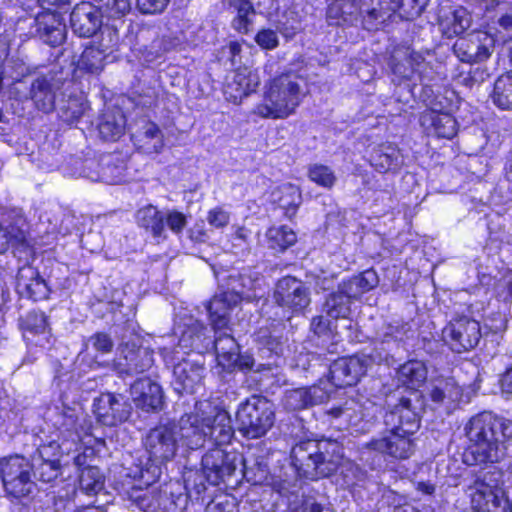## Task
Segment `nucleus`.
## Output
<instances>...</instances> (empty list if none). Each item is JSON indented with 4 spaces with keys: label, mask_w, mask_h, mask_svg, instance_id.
I'll use <instances>...</instances> for the list:
<instances>
[{
    "label": "nucleus",
    "mask_w": 512,
    "mask_h": 512,
    "mask_svg": "<svg viewBox=\"0 0 512 512\" xmlns=\"http://www.w3.org/2000/svg\"><path fill=\"white\" fill-rule=\"evenodd\" d=\"M233 360V362L235 363L231 368H224L228 372H232L236 368H238L241 371H250L253 370L255 366V360L253 356L247 352L241 354L240 351H238Z\"/></svg>",
    "instance_id": "obj_63"
},
{
    "label": "nucleus",
    "mask_w": 512,
    "mask_h": 512,
    "mask_svg": "<svg viewBox=\"0 0 512 512\" xmlns=\"http://www.w3.org/2000/svg\"><path fill=\"white\" fill-rule=\"evenodd\" d=\"M85 110L86 104L81 99L69 98L60 107L59 115L64 122L73 124L83 116Z\"/></svg>",
    "instance_id": "obj_54"
},
{
    "label": "nucleus",
    "mask_w": 512,
    "mask_h": 512,
    "mask_svg": "<svg viewBox=\"0 0 512 512\" xmlns=\"http://www.w3.org/2000/svg\"><path fill=\"white\" fill-rule=\"evenodd\" d=\"M238 306L235 294L220 293L215 295L206 306L211 320H227Z\"/></svg>",
    "instance_id": "obj_43"
},
{
    "label": "nucleus",
    "mask_w": 512,
    "mask_h": 512,
    "mask_svg": "<svg viewBox=\"0 0 512 512\" xmlns=\"http://www.w3.org/2000/svg\"><path fill=\"white\" fill-rule=\"evenodd\" d=\"M272 201L284 210L288 218H292L300 204L302 195L300 189L291 183H285L275 188L271 193Z\"/></svg>",
    "instance_id": "obj_34"
},
{
    "label": "nucleus",
    "mask_w": 512,
    "mask_h": 512,
    "mask_svg": "<svg viewBox=\"0 0 512 512\" xmlns=\"http://www.w3.org/2000/svg\"><path fill=\"white\" fill-rule=\"evenodd\" d=\"M371 363V357L365 354H356L335 360L329 370L332 384L339 388L355 385L366 373Z\"/></svg>",
    "instance_id": "obj_11"
},
{
    "label": "nucleus",
    "mask_w": 512,
    "mask_h": 512,
    "mask_svg": "<svg viewBox=\"0 0 512 512\" xmlns=\"http://www.w3.org/2000/svg\"><path fill=\"white\" fill-rule=\"evenodd\" d=\"M51 421L54 427L61 433L66 434L73 442L80 440L78 431V416L74 408L62 404L55 406L51 414Z\"/></svg>",
    "instance_id": "obj_32"
},
{
    "label": "nucleus",
    "mask_w": 512,
    "mask_h": 512,
    "mask_svg": "<svg viewBox=\"0 0 512 512\" xmlns=\"http://www.w3.org/2000/svg\"><path fill=\"white\" fill-rule=\"evenodd\" d=\"M474 464L497 463L504 456V442L512 436V421L492 412H481L465 424Z\"/></svg>",
    "instance_id": "obj_2"
},
{
    "label": "nucleus",
    "mask_w": 512,
    "mask_h": 512,
    "mask_svg": "<svg viewBox=\"0 0 512 512\" xmlns=\"http://www.w3.org/2000/svg\"><path fill=\"white\" fill-rule=\"evenodd\" d=\"M170 0H136V8L141 14L155 15L162 13Z\"/></svg>",
    "instance_id": "obj_58"
},
{
    "label": "nucleus",
    "mask_w": 512,
    "mask_h": 512,
    "mask_svg": "<svg viewBox=\"0 0 512 512\" xmlns=\"http://www.w3.org/2000/svg\"><path fill=\"white\" fill-rule=\"evenodd\" d=\"M237 456L228 453L220 447L209 450L202 457V468L206 477L212 483H217L226 476H231L236 470Z\"/></svg>",
    "instance_id": "obj_19"
},
{
    "label": "nucleus",
    "mask_w": 512,
    "mask_h": 512,
    "mask_svg": "<svg viewBox=\"0 0 512 512\" xmlns=\"http://www.w3.org/2000/svg\"><path fill=\"white\" fill-rule=\"evenodd\" d=\"M255 42L266 50L275 49L279 44L277 33L271 29L260 30L255 36Z\"/></svg>",
    "instance_id": "obj_60"
},
{
    "label": "nucleus",
    "mask_w": 512,
    "mask_h": 512,
    "mask_svg": "<svg viewBox=\"0 0 512 512\" xmlns=\"http://www.w3.org/2000/svg\"><path fill=\"white\" fill-rule=\"evenodd\" d=\"M349 303L350 299L340 290L326 299L323 310L331 320L347 319L350 315Z\"/></svg>",
    "instance_id": "obj_51"
},
{
    "label": "nucleus",
    "mask_w": 512,
    "mask_h": 512,
    "mask_svg": "<svg viewBox=\"0 0 512 512\" xmlns=\"http://www.w3.org/2000/svg\"><path fill=\"white\" fill-rule=\"evenodd\" d=\"M317 450V440L307 439L295 444L291 450V460L299 475L307 479H318L320 462Z\"/></svg>",
    "instance_id": "obj_17"
},
{
    "label": "nucleus",
    "mask_w": 512,
    "mask_h": 512,
    "mask_svg": "<svg viewBox=\"0 0 512 512\" xmlns=\"http://www.w3.org/2000/svg\"><path fill=\"white\" fill-rule=\"evenodd\" d=\"M397 375L403 385L415 389L425 382L427 368L422 361L410 360L400 366Z\"/></svg>",
    "instance_id": "obj_42"
},
{
    "label": "nucleus",
    "mask_w": 512,
    "mask_h": 512,
    "mask_svg": "<svg viewBox=\"0 0 512 512\" xmlns=\"http://www.w3.org/2000/svg\"><path fill=\"white\" fill-rule=\"evenodd\" d=\"M31 465H33V478L38 477L44 483L55 481L62 473L59 460H45L33 456Z\"/></svg>",
    "instance_id": "obj_52"
},
{
    "label": "nucleus",
    "mask_w": 512,
    "mask_h": 512,
    "mask_svg": "<svg viewBox=\"0 0 512 512\" xmlns=\"http://www.w3.org/2000/svg\"><path fill=\"white\" fill-rule=\"evenodd\" d=\"M493 103L502 110H512V72L497 78L491 95Z\"/></svg>",
    "instance_id": "obj_49"
},
{
    "label": "nucleus",
    "mask_w": 512,
    "mask_h": 512,
    "mask_svg": "<svg viewBox=\"0 0 512 512\" xmlns=\"http://www.w3.org/2000/svg\"><path fill=\"white\" fill-rule=\"evenodd\" d=\"M276 302L293 312H302L310 304L308 287L295 277L287 276L280 279L275 291Z\"/></svg>",
    "instance_id": "obj_12"
},
{
    "label": "nucleus",
    "mask_w": 512,
    "mask_h": 512,
    "mask_svg": "<svg viewBox=\"0 0 512 512\" xmlns=\"http://www.w3.org/2000/svg\"><path fill=\"white\" fill-rule=\"evenodd\" d=\"M302 83L298 76L291 73L274 78L263 102L254 108V113L262 118H287L295 112L305 95Z\"/></svg>",
    "instance_id": "obj_3"
},
{
    "label": "nucleus",
    "mask_w": 512,
    "mask_h": 512,
    "mask_svg": "<svg viewBox=\"0 0 512 512\" xmlns=\"http://www.w3.org/2000/svg\"><path fill=\"white\" fill-rule=\"evenodd\" d=\"M363 0H335L327 9L330 25L352 24L358 15L366 16L363 11Z\"/></svg>",
    "instance_id": "obj_27"
},
{
    "label": "nucleus",
    "mask_w": 512,
    "mask_h": 512,
    "mask_svg": "<svg viewBox=\"0 0 512 512\" xmlns=\"http://www.w3.org/2000/svg\"><path fill=\"white\" fill-rule=\"evenodd\" d=\"M439 22L444 33L449 37L462 34L470 27L471 16L463 7H458L448 14L439 15Z\"/></svg>",
    "instance_id": "obj_37"
},
{
    "label": "nucleus",
    "mask_w": 512,
    "mask_h": 512,
    "mask_svg": "<svg viewBox=\"0 0 512 512\" xmlns=\"http://www.w3.org/2000/svg\"><path fill=\"white\" fill-rule=\"evenodd\" d=\"M214 347L218 365L223 368H231L235 363L233 359L240 349L236 340L230 334L220 332L215 336Z\"/></svg>",
    "instance_id": "obj_41"
},
{
    "label": "nucleus",
    "mask_w": 512,
    "mask_h": 512,
    "mask_svg": "<svg viewBox=\"0 0 512 512\" xmlns=\"http://www.w3.org/2000/svg\"><path fill=\"white\" fill-rule=\"evenodd\" d=\"M335 322H311V331L315 336L322 340L324 345L327 341L333 340Z\"/></svg>",
    "instance_id": "obj_59"
},
{
    "label": "nucleus",
    "mask_w": 512,
    "mask_h": 512,
    "mask_svg": "<svg viewBox=\"0 0 512 512\" xmlns=\"http://www.w3.org/2000/svg\"><path fill=\"white\" fill-rule=\"evenodd\" d=\"M107 50L108 48L104 47L103 44L86 47L78 61L79 69L91 74H99L105 66Z\"/></svg>",
    "instance_id": "obj_40"
},
{
    "label": "nucleus",
    "mask_w": 512,
    "mask_h": 512,
    "mask_svg": "<svg viewBox=\"0 0 512 512\" xmlns=\"http://www.w3.org/2000/svg\"><path fill=\"white\" fill-rule=\"evenodd\" d=\"M379 283L377 273L373 269L365 270L359 275L353 276L352 278L344 281L339 289L349 299H356L362 294L372 290Z\"/></svg>",
    "instance_id": "obj_35"
},
{
    "label": "nucleus",
    "mask_w": 512,
    "mask_h": 512,
    "mask_svg": "<svg viewBox=\"0 0 512 512\" xmlns=\"http://www.w3.org/2000/svg\"><path fill=\"white\" fill-rule=\"evenodd\" d=\"M125 169L119 156H105L101 159L99 179L107 184H118L124 180Z\"/></svg>",
    "instance_id": "obj_45"
},
{
    "label": "nucleus",
    "mask_w": 512,
    "mask_h": 512,
    "mask_svg": "<svg viewBox=\"0 0 512 512\" xmlns=\"http://www.w3.org/2000/svg\"><path fill=\"white\" fill-rule=\"evenodd\" d=\"M327 414L333 419L342 420L341 424L357 426L362 418V405L353 399H349L329 409Z\"/></svg>",
    "instance_id": "obj_46"
},
{
    "label": "nucleus",
    "mask_w": 512,
    "mask_h": 512,
    "mask_svg": "<svg viewBox=\"0 0 512 512\" xmlns=\"http://www.w3.org/2000/svg\"><path fill=\"white\" fill-rule=\"evenodd\" d=\"M489 76L490 74L486 68L478 66L470 69L468 74L463 77V83L466 86L473 87L474 85L484 82Z\"/></svg>",
    "instance_id": "obj_64"
},
{
    "label": "nucleus",
    "mask_w": 512,
    "mask_h": 512,
    "mask_svg": "<svg viewBox=\"0 0 512 512\" xmlns=\"http://www.w3.org/2000/svg\"><path fill=\"white\" fill-rule=\"evenodd\" d=\"M399 0H363L364 27L367 30L378 28V24L386 21L393 13L398 11Z\"/></svg>",
    "instance_id": "obj_28"
},
{
    "label": "nucleus",
    "mask_w": 512,
    "mask_h": 512,
    "mask_svg": "<svg viewBox=\"0 0 512 512\" xmlns=\"http://www.w3.org/2000/svg\"><path fill=\"white\" fill-rule=\"evenodd\" d=\"M148 477L149 475L146 474L145 470H141V478L145 481L147 486H150L153 482L147 484L146 479ZM125 496L126 501L128 502L127 507L129 509L136 508L143 512H147L149 509L155 507V503L157 502L155 490L150 489L149 487L142 488L132 486L125 492Z\"/></svg>",
    "instance_id": "obj_36"
},
{
    "label": "nucleus",
    "mask_w": 512,
    "mask_h": 512,
    "mask_svg": "<svg viewBox=\"0 0 512 512\" xmlns=\"http://www.w3.org/2000/svg\"><path fill=\"white\" fill-rule=\"evenodd\" d=\"M0 477L5 492L14 498L29 496L35 489L33 465L21 455L3 458L0 462Z\"/></svg>",
    "instance_id": "obj_6"
},
{
    "label": "nucleus",
    "mask_w": 512,
    "mask_h": 512,
    "mask_svg": "<svg viewBox=\"0 0 512 512\" xmlns=\"http://www.w3.org/2000/svg\"><path fill=\"white\" fill-rule=\"evenodd\" d=\"M199 358L184 359L174 366L172 386L178 394L194 393L202 386L206 369L203 358Z\"/></svg>",
    "instance_id": "obj_13"
},
{
    "label": "nucleus",
    "mask_w": 512,
    "mask_h": 512,
    "mask_svg": "<svg viewBox=\"0 0 512 512\" xmlns=\"http://www.w3.org/2000/svg\"><path fill=\"white\" fill-rule=\"evenodd\" d=\"M462 389L453 378L437 380L430 390V398L435 403L455 402L460 399Z\"/></svg>",
    "instance_id": "obj_48"
},
{
    "label": "nucleus",
    "mask_w": 512,
    "mask_h": 512,
    "mask_svg": "<svg viewBox=\"0 0 512 512\" xmlns=\"http://www.w3.org/2000/svg\"><path fill=\"white\" fill-rule=\"evenodd\" d=\"M57 89L58 86L53 76L42 75L36 77L30 87V97L36 108L45 113L53 111Z\"/></svg>",
    "instance_id": "obj_26"
},
{
    "label": "nucleus",
    "mask_w": 512,
    "mask_h": 512,
    "mask_svg": "<svg viewBox=\"0 0 512 512\" xmlns=\"http://www.w3.org/2000/svg\"><path fill=\"white\" fill-rule=\"evenodd\" d=\"M494 44V38L487 32L473 31L457 39L453 50L462 62L480 63L491 56Z\"/></svg>",
    "instance_id": "obj_9"
},
{
    "label": "nucleus",
    "mask_w": 512,
    "mask_h": 512,
    "mask_svg": "<svg viewBox=\"0 0 512 512\" xmlns=\"http://www.w3.org/2000/svg\"><path fill=\"white\" fill-rule=\"evenodd\" d=\"M61 446L57 441H50L49 443L42 444L37 449L36 458L45 460H59L61 455Z\"/></svg>",
    "instance_id": "obj_61"
},
{
    "label": "nucleus",
    "mask_w": 512,
    "mask_h": 512,
    "mask_svg": "<svg viewBox=\"0 0 512 512\" xmlns=\"http://www.w3.org/2000/svg\"><path fill=\"white\" fill-rule=\"evenodd\" d=\"M177 428L174 420L160 421L143 438L150 466L145 469L149 477L146 483L155 482L161 475V465L174 459L179 449Z\"/></svg>",
    "instance_id": "obj_4"
},
{
    "label": "nucleus",
    "mask_w": 512,
    "mask_h": 512,
    "mask_svg": "<svg viewBox=\"0 0 512 512\" xmlns=\"http://www.w3.org/2000/svg\"><path fill=\"white\" fill-rule=\"evenodd\" d=\"M419 417L411 408L409 399L384 415L385 431L365 444V448L395 459H407L414 451L412 435L419 429Z\"/></svg>",
    "instance_id": "obj_1"
},
{
    "label": "nucleus",
    "mask_w": 512,
    "mask_h": 512,
    "mask_svg": "<svg viewBox=\"0 0 512 512\" xmlns=\"http://www.w3.org/2000/svg\"><path fill=\"white\" fill-rule=\"evenodd\" d=\"M502 473L493 468L469 487L473 508L484 512H499L508 499L503 487Z\"/></svg>",
    "instance_id": "obj_8"
},
{
    "label": "nucleus",
    "mask_w": 512,
    "mask_h": 512,
    "mask_svg": "<svg viewBox=\"0 0 512 512\" xmlns=\"http://www.w3.org/2000/svg\"><path fill=\"white\" fill-rule=\"evenodd\" d=\"M230 6L236 11L232 26L240 33L247 34L256 15L255 8L249 0H231Z\"/></svg>",
    "instance_id": "obj_47"
},
{
    "label": "nucleus",
    "mask_w": 512,
    "mask_h": 512,
    "mask_svg": "<svg viewBox=\"0 0 512 512\" xmlns=\"http://www.w3.org/2000/svg\"><path fill=\"white\" fill-rule=\"evenodd\" d=\"M308 176L311 181L325 188H331L336 181L333 171L328 166L322 164L311 165L308 170Z\"/></svg>",
    "instance_id": "obj_55"
},
{
    "label": "nucleus",
    "mask_w": 512,
    "mask_h": 512,
    "mask_svg": "<svg viewBox=\"0 0 512 512\" xmlns=\"http://www.w3.org/2000/svg\"><path fill=\"white\" fill-rule=\"evenodd\" d=\"M97 420L106 426H116L129 419L132 406L122 394L102 393L94 400Z\"/></svg>",
    "instance_id": "obj_10"
},
{
    "label": "nucleus",
    "mask_w": 512,
    "mask_h": 512,
    "mask_svg": "<svg viewBox=\"0 0 512 512\" xmlns=\"http://www.w3.org/2000/svg\"><path fill=\"white\" fill-rule=\"evenodd\" d=\"M371 164L380 173L396 170L402 165V156L393 146H385L372 155Z\"/></svg>",
    "instance_id": "obj_50"
},
{
    "label": "nucleus",
    "mask_w": 512,
    "mask_h": 512,
    "mask_svg": "<svg viewBox=\"0 0 512 512\" xmlns=\"http://www.w3.org/2000/svg\"><path fill=\"white\" fill-rule=\"evenodd\" d=\"M205 429L208 432L207 438L215 445L222 446L230 443L234 429L231 424V417L227 411H218L212 418H204Z\"/></svg>",
    "instance_id": "obj_30"
},
{
    "label": "nucleus",
    "mask_w": 512,
    "mask_h": 512,
    "mask_svg": "<svg viewBox=\"0 0 512 512\" xmlns=\"http://www.w3.org/2000/svg\"><path fill=\"white\" fill-rule=\"evenodd\" d=\"M139 226L150 231L154 237L163 236L165 230V215L155 206L148 205L139 209L136 213Z\"/></svg>",
    "instance_id": "obj_39"
},
{
    "label": "nucleus",
    "mask_w": 512,
    "mask_h": 512,
    "mask_svg": "<svg viewBox=\"0 0 512 512\" xmlns=\"http://www.w3.org/2000/svg\"><path fill=\"white\" fill-rule=\"evenodd\" d=\"M135 142L144 151L158 152L163 146V135L159 127L152 122H145L141 129L133 134Z\"/></svg>",
    "instance_id": "obj_38"
},
{
    "label": "nucleus",
    "mask_w": 512,
    "mask_h": 512,
    "mask_svg": "<svg viewBox=\"0 0 512 512\" xmlns=\"http://www.w3.org/2000/svg\"><path fill=\"white\" fill-rule=\"evenodd\" d=\"M332 392L329 381H320L318 384L286 391L283 404L291 411L302 410L326 401Z\"/></svg>",
    "instance_id": "obj_14"
},
{
    "label": "nucleus",
    "mask_w": 512,
    "mask_h": 512,
    "mask_svg": "<svg viewBox=\"0 0 512 512\" xmlns=\"http://www.w3.org/2000/svg\"><path fill=\"white\" fill-rule=\"evenodd\" d=\"M259 84L260 80L255 72L248 68L238 69L227 83L225 93L234 101H241L244 97L256 91Z\"/></svg>",
    "instance_id": "obj_29"
},
{
    "label": "nucleus",
    "mask_w": 512,
    "mask_h": 512,
    "mask_svg": "<svg viewBox=\"0 0 512 512\" xmlns=\"http://www.w3.org/2000/svg\"><path fill=\"white\" fill-rule=\"evenodd\" d=\"M16 291L22 298L39 301L48 297L50 289L37 269L30 265H25L18 270Z\"/></svg>",
    "instance_id": "obj_21"
},
{
    "label": "nucleus",
    "mask_w": 512,
    "mask_h": 512,
    "mask_svg": "<svg viewBox=\"0 0 512 512\" xmlns=\"http://www.w3.org/2000/svg\"><path fill=\"white\" fill-rule=\"evenodd\" d=\"M430 0H399L398 13L402 19L413 20L420 16Z\"/></svg>",
    "instance_id": "obj_56"
},
{
    "label": "nucleus",
    "mask_w": 512,
    "mask_h": 512,
    "mask_svg": "<svg viewBox=\"0 0 512 512\" xmlns=\"http://www.w3.org/2000/svg\"><path fill=\"white\" fill-rule=\"evenodd\" d=\"M238 430L247 439H259L275 423L273 404L265 397L253 395L241 402L236 412Z\"/></svg>",
    "instance_id": "obj_5"
},
{
    "label": "nucleus",
    "mask_w": 512,
    "mask_h": 512,
    "mask_svg": "<svg viewBox=\"0 0 512 512\" xmlns=\"http://www.w3.org/2000/svg\"><path fill=\"white\" fill-rule=\"evenodd\" d=\"M35 35L53 47L61 45L66 36V25L54 12H45L35 18Z\"/></svg>",
    "instance_id": "obj_24"
},
{
    "label": "nucleus",
    "mask_w": 512,
    "mask_h": 512,
    "mask_svg": "<svg viewBox=\"0 0 512 512\" xmlns=\"http://www.w3.org/2000/svg\"><path fill=\"white\" fill-rule=\"evenodd\" d=\"M136 335L122 336L113 368L120 376H134L149 370L154 362L153 353L140 345Z\"/></svg>",
    "instance_id": "obj_7"
},
{
    "label": "nucleus",
    "mask_w": 512,
    "mask_h": 512,
    "mask_svg": "<svg viewBox=\"0 0 512 512\" xmlns=\"http://www.w3.org/2000/svg\"><path fill=\"white\" fill-rule=\"evenodd\" d=\"M389 65L399 82L412 79L415 74H419V78H421V74L427 67L422 55L406 46H400L393 50Z\"/></svg>",
    "instance_id": "obj_18"
},
{
    "label": "nucleus",
    "mask_w": 512,
    "mask_h": 512,
    "mask_svg": "<svg viewBox=\"0 0 512 512\" xmlns=\"http://www.w3.org/2000/svg\"><path fill=\"white\" fill-rule=\"evenodd\" d=\"M479 330V322H448L442 330V336L453 351L461 353L478 345Z\"/></svg>",
    "instance_id": "obj_16"
},
{
    "label": "nucleus",
    "mask_w": 512,
    "mask_h": 512,
    "mask_svg": "<svg viewBox=\"0 0 512 512\" xmlns=\"http://www.w3.org/2000/svg\"><path fill=\"white\" fill-rule=\"evenodd\" d=\"M320 462V476L328 477L336 471L343 456V447L336 440H317Z\"/></svg>",
    "instance_id": "obj_31"
},
{
    "label": "nucleus",
    "mask_w": 512,
    "mask_h": 512,
    "mask_svg": "<svg viewBox=\"0 0 512 512\" xmlns=\"http://www.w3.org/2000/svg\"><path fill=\"white\" fill-rule=\"evenodd\" d=\"M10 246L21 250L27 249V223L21 216L13 221L0 222V254L4 253Z\"/></svg>",
    "instance_id": "obj_25"
},
{
    "label": "nucleus",
    "mask_w": 512,
    "mask_h": 512,
    "mask_svg": "<svg viewBox=\"0 0 512 512\" xmlns=\"http://www.w3.org/2000/svg\"><path fill=\"white\" fill-rule=\"evenodd\" d=\"M131 395L135 405L145 412H157L164 404L161 386L149 378L136 380L131 385Z\"/></svg>",
    "instance_id": "obj_22"
},
{
    "label": "nucleus",
    "mask_w": 512,
    "mask_h": 512,
    "mask_svg": "<svg viewBox=\"0 0 512 512\" xmlns=\"http://www.w3.org/2000/svg\"><path fill=\"white\" fill-rule=\"evenodd\" d=\"M101 13L90 2L77 4L70 14V25L73 32L80 37H91L101 27Z\"/></svg>",
    "instance_id": "obj_23"
},
{
    "label": "nucleus",
    "mask_w": 512,
    "mask_h": 512,
    "mask_svg": "<svg viewBox=\"0 0 512 512\" xmlns=\"http://www.w3.org/2000/svg\"><path fill=\"white\" fill-rule=\"evenodd\" d=\"M484 5L486 10L497 8L498 12L501 14L498 19V24L509 35H512V4L496 0L493 7L488 8L487 4Z\"/></svg>",
    "instance_id": "obj_57"
},
{
    "label": "nucleus",
    "mask_w": 512,
    "mask_h": 512,
    "mask_svg": "<svg viewBox=\"0 0 512 512\" xmlns=\"http://www.w3.org/2000/svg\"><path fill=\"white\" fill-rule=\"evenodd\" d=\"M430 106V110L421 115V125L429 134L438 138L452 139L458 132L456 119L449 112L442 111L446 108L442 100L431 102Z\"/></svg>",
    "instance_id": "obj_15"
},
{
    "label": "nucleus",
    "mask_w": 512,
    "mask_h": 512,
    "mask_svg": "<svg viewBox=\"0 0 512 512\" xmlns=\"http://www.w3.org/2000/svg\"><path fill=\"white\" fill-rule=\"evenodd\" d=\"M126 120L119 108L109 109L104 112L98 124L100 136L107 141H116L124 133Z\"/></svg>",
    "instance_id": "obj_33"
},
{
    "label": "nucleus",
    "mask_w": 512,
    "mask_h": 512,
    "mask_svg": "<svg viewBox=\"0 0 512 512\" xmlns=\"http://www.w3.org/2000/svg\"><path fill=\"white\" fill-rule=\"evenodd\" d=\"M79 485L88 495L97 494L103 489L104 480L100 470L94 466H88L81 471Z\"/></svg>",
    "instance_id": "obj_53"
},
{
    "label": "nucleus",
    "mask_w": 512,
    "mask_h": 512,
    "mask_svg": "<svg viewBox=\"0 0 512 512\" xmlns=\"http://www.w3.org/2000/svg\"><path fill=\"white\" fill-rule=\"evenodd\" d=\"M266 238L268 247L276 252L285 251L297 241L296 233L286 225L269 228L266 232Z\"/></svg>",
    "instance_id": "obj_44"
},
{
    "label": "nucleus",
    "mask_w": 512,
    "mask_h": 512,
    "mask_svg": "<svg viewBox=\"0 0 512 512\" xmlns=\"http://www.w3.org/2000/svg\"><path fill=\"white\" fill-rule=\"evenodd\" d=\"M165 222L169 229L178 234L181 233L187 224L186 216L178 211H170L165 215Z\"/></svg>",
    "instance_id": "obj_62"
},
{
    "label": "nucleus",
    "mask_w": 512,
    "mask_h": 512,
    "mask_svg": "<svg viewBox=\"0 0 512 512\" xmlns=\"http://www.w3.org/2000/svg\"><path fill=\"white\" fill-rule=\"evenodd\" d=\"M175 426L179 446L182 445L192 450L203 447L208 436L204 418L193 413L185 414L179 421H175Z\"/></svg>",
    "instance_id": "obj_20"
}]
</instances>
